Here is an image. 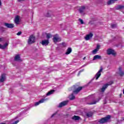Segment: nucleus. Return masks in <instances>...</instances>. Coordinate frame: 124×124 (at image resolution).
Instances as JSON below:
<instances>
[{"mask_svg":"<svg viewBox=\"0 0 124 124\" xmlns=\"http://www.w3.org/2000/svg\"><path fill=\"white\" fill-rule=\"evenodd\" d=\"M103 70V68L102 67H101L100 70L98 71V72L95 75L94 77L91 79V80L88 83V84H91L93 80H94V78H95L96 80H98V78L101 76V72H102V71Z\"/></svg>","mask_w":124,"mask_h":124,"instance_id":"obj_1","label":"nucleus"},{"mask_svg":"<svg viewBox=\"0 0 124 124\" xmlns=\"http://www.w3.org/2000/svg\"><path fill=\"white\" fill-rule=\"evenodd\" d=\"M111 119V116L110 115H108L107 116L102 118L101 119L99 120L98 123L99 124H105L106 123H108L109 121Z\"/></svg>","mask_w":124,"mask_h":124,"instance_id":"obj_2","label":"nucleus"},{"mask_svg":"<svg viewBox=\"0 0 124 124\" xmlns=\"http://www.w3.org/2000/svg\"><path fill=\"white\" fill-rule=\"evenodd\" d=\"M113 83V81H110L108 82V83L104 85L102 88H101V92H102V93H104V92H105V90H106V89L108 88V86H111V85H112Z\"/></svg>","mask_w":124,"mask_h":124,"instance_id":"obj_3","label":"nucleus"},{"mask_svg":"<svg viewBox=\"0 0 124 124\" xmlns=\"http://www.w3.org/2000/svg\"><path fill=\"white\" fill-rule=\"evenodd\" d=\"M68 100H66L60 103L59 105L58 106V108H62V107L66 106V105L68 104Z\"/></svg>","mask_w":124,"mask_h":124,"instance_id":"obj_4","label":"nucleus"},{"mask_svg":"<svg viewBox=\"0 0 124 124\" xmlns=\"http://www.w3.org/2000/svg\"><path fill=\"white\" fill-rule=\"evenodd\" d=\"M107 54L108 55H112V56H116V52H115V50L111 48H109L108 49Z\"/></svg>","mask_w":124,"mask_h":124,"instance_id":"obj_5","label":"nucleus"},{"mask_svg":"<svg viewBox=\"0 0 124 124\" xmlns=\"http://www.w3.org/2000/svg\"><path fill=\"white\" fill-rule=\"evenodd\" d=\"M86 9V7L84 6H82L79 8L78 9V11L81 15H85V10Z\"/></svg>","mask_w":124,"mask_h":124,"instance_id":"obj_6","label":"nucleus"},{"mask_svg":"<svg viewBox=\"0 0 124 124\" xmlns=\"http://www.w3.org/2000/svg\"><path fill=\"white\" fill-rule=\"evenodd\" d=\"M4 25L6 28H8V29H13L14 28V24H10L8 23H5L4 24Z\"/></svg>","mask_w":124,"mask_h":124,"instance_id":"obj_7","label":"nucleus"},{"mask_svg":"<svg viewBox=\"0 0 124 124\" xmlns=\"http://www.w3.org/2000/svg\"><path fill=\"white\" fill-rule=\"evenodd\" d=\"M6 79V77L5 74H2L0 77V83H3L5 79Z\"/></svg>","mask_w":124,"mask_h":124,"instance_id":"obj_8","label":"nucleus"},{"mask_svg":"<svg viewBox=\"0 0 124 124\" xmlns=\"http://www.w3.org/2000/svg\"><path fill=\"white\" fill-rule=\"evenodd\" d=\"M49 43V40H44L41 41V44L43 46H47Z\"/></svg>","mask_w":124,"mask_h":124,"instance_id":"obj_9","label":"nucleus"},{"mask_svg":"<svg viewBox=\"0 0 124 124\" xmlns=\"http://www.w3.org/2000/svg\"><path fill=\"white\" fill-rule=\"evenodd\" d=\"M93 36V34L92 33H90L89 34L87 35L85 37V40H90L92 37Z\"/></svg>","mask_w":124,"mask_h":124,"instance_id":"obj_10","label":"nucleus"},{"mask_svg":"<svg viewBox=\"0 0 124 124\" xmlns=\"http://www.w3.org/2000/svg\"><path fill=\"white\" fill-rule=\"evenodd\" d=\"M14 22L16 25H19L20 23V18L19 17V16H16L15 18Z\"/></svg>","mask_w":124,"mask_h":124,"instance_id":"obj_11","label":"nucleus"},{"mask_svg":"<svg viewBox=\"0 0 124 124\" xmlns=\"http://www.w3.org/2000/svg\"><path fill=\"white\" fill-rule=\"evenodd\" d=\"M100 99H101V98L99 97L96 100L93 101V102L89 103H88V104L89 105H92L93 104H96V103H97V102H99V100H100Z\"/></svg>","mask_w":124,"mask_h":124,"instance_id":"obj_12","label":"nucleus"},{"mask_svg":"<svg viewBox=\"0 0 124 124\" xmlns=\"http://www.w3.org/2000/svg\"><path fill=\"white\" fill-rule=\"evenodd\" d=\"M82 89H83V87H77L76 89L73 91V93L77 94V93H78L80 91L82 90Z\"/></svg>","mask_w":124,"mask_h":124,"instance_id":"obj_13","label":"nucleus"},{"mask_svg":"<svg viewBox=\"0 0 124 124\" xmlns=\"http://www.w3.org/2000/svg\"><path fill=\"white\" fill-rule=\"evenodd\" d=\"M14 61L16 62H21V57H20V55L17 54L16 55L14 58Z\"/></svg>","mask_w":124,"mask_h":124,"instance_id":"obj_14","label":"nucleus"},{"mask_svg":"<svg viewBox=\"0 0 124 124\" xmlns=\"http://www.w3.org/2000/svg\"><path fill=\"white\" fill-rule=\"evenodd\" d=\"M96 60H102V57L99 55H95L93 58V61H95Z\"/></svg>","mask_w":124,"mask_h":124,"instance_id":"obj_15","label":"nucleus"},{"mask_svg":"<svg viewBox=\"0 0 124 124\" xmlns=\"http://www.w3.org/2000/svg\"><path fill=\"white\" fill-rule=\"evenodd\" d=\"M45 101V99H42L38 102L35 103L34 105L35 106H37V105H39L40 103H43V102H44Z\"/></svg>","mask_w":124,"mask_h":124,"instance_id":"obj_16","label":"nucleus"},{"mask_svg":"<svg viewBox=\"0 0 124 124\" xmlns=\"http://www.w3.org/2000/svg\"><path fill=\"white\" fill-rule=\"evenodd\" d=\"M119 74L120 76H121V77L124 76V72L123 70H122V67H119Z\"/></svg>","mask_w":124,"mask_h":124,"instance_id":"obj_17","label":"nucleus"},{"mask_svg":"<svg viewBox=\"0 0 124 124\" xmlns=\"http://www.w3.org/2000/svg\"><path fill=\"white\" fill-rule=\"evenodd\" d=\"M7 46H8V44L7 43H6L4 45H1V44H0V49H5V48H6V47H7Z\"/></svg>","mask_w":124,"mask_h":124,"instance_id":"obj_18","label":"nucleus"},{"mask_svg":"<svg viewBox=\"0 0 124 124\" xmlns=\"http://www.w3.org/2000/svg\"><path fill=\"white\" fill-rule=\"evenodd\" d=\"M46 35L47 39L46 40H49V39H50V38L53 36L50 33H46Z\"/></svg>","mask_w":124,"mask_h":124,"instance_id":"obj_19","label":"nucleus"},{"mask_svg":"<svg viewBox=\"0 0 124 124\" xmlns=\"http://www.w3.org/2000/svg\"><path fill=\"white\" fill-rule=\"evenodd\" d=\"M72 52V49L71 47H68L67 49V51L65 53V55H69L70 53Z\"/></svg>","mask_w":124,"mask_h":124,"instance_id":"obj_20","label":"nucleus"},{"mask_svg":"<svg viewBox=\"0 0 124 124\" xmlns=\"http://www.w3.org/2000/svg\"><path fill=\"white\" fill-rule=\"evenodd\" d=\"M36 41V38L35 36L33 35H31V44L35 43V42Z\"/></svg>","mask_w":124,"mask_h":124,"instance_id":"obj_21","label":"nucleus"},{"mask_svg":"<svg viewBox=\"0 0 124 124\" xmlns=\"http://www.w3.org/2000/svg\"><path fill=\"white\" fill-rule=\"evenodd\" d=\"M118 0H109L108 1V5H110L111 4H113V3H115V1H117Z\"/></svg>","mask_w":124,"mask_h":124,"instance_id":"obj_22","label":"nucleus"},{"mask_svg":"<svg viewBox=\"0 0 124 124\" xmlns=\"http://www.w3.org/2000/svg\"><path fill=\"white\" fill-rule=\"evenodd\" d=\"M53 42H55V43L58 42V41H61V39L59 37H54L53 38Z\"/></svg>","mask_w":124,"mask_h":124,"instance_id":"obj_23","label":"nucleus"},{"mask_svg":"<svg viewBox=\"0 0 124 124\" xmlns=\"http://www.w3.org/2000/svg\"><path fill=\"white\" fill-rule=\"evenodd\" d=\"M124 9V5H119L116 7V10H120L121 9Z\"/></svg>","mask_w":124,"mask_h":124,"instance_id":"obj_24","label":"nucleus"},{"mask_svg":"<svg viewBox=\"0 0 124 124\" xmlns=\"http://www.w3.org/2000/svg\"><path fill=\"white\" fill-rule=\"evenodd\" d=\"M72 119L74 120L75 121H79V120H80V117L78 116L74 115L72 117Z\"/></svg>","mask_w":124,"mask_h":124,"instance_id":"obj_25","label":"nucleus"},{"mask_svg":"<svg viewBox=\"0 0 124 124\" xmlns=\"http://www.w3.org/2000/svg\"><path fill=\"white\" fill-rule=\"evenodd\" d=\"M86 115L87 116V117H88V118H91V117L93 116V112H87L86 113Z\"/></svg>","mask_w":124,"mask_h":124,"instance_id":"obj_26","label":"nucleus"},{"mask_svg":"<svg viewBox=\"0 0 124 124\" xmlns=\"http://www.w3.org/2000/svg\"><path fill=\"white\" fill-rule=\"evenodd\" d=\"M70 100H73L75 99V96H74L73 93H72L71 95L69 96Z\"/></svg>","mask_w":124,"mask_h":124,"instance_id":"obj_27","label":"nucleus"},{"mask_svg":"<svg viewBox=\"0 0 124 124\" xmlns=\"http://www.w3.org/2000/svg\"><path fill=\"white\" fill-rule=\"evenodd\" d=\"M55 92V90H51L50 91L48 92L47 93H46V95H50L51 94H53V93H54Z\"/></svg>","mask_w":124,"mask_h":124,"instance_id":"obj_28","label":"nucleus"},{"mask_svg":"<svg viewBox=\"0 0 124 124\" xmlns=\"http://www.w3.org/2000/svg\"><path fill=\"white\" fill-rule=\"evenodd\" d=\"M28 44L31 45V35H30L28 40Z\"/></svg>","mask_w":124,"mask_h":124,"instance_id":"obj_29","label":"nucleus"},{"mask_svg":"<svg viewBox=\"0 0 124 124\" xmlns=\"http://www.w3.org/2000/svg\"><path fill=\"white\" fill-rule=\"evenodd\" d=\"M98 51V50L97 49L95 48V49L93 50L92 54H93V55H95V54H96L97 53Z\"/></svg>","mask_w":124,"mask_h":124,"instance_id":"obj_30","label":"nucleus"},{"mask_svg":"<svg viewBox=\"0 0 124 124\" xmlns=\"http://www.w3.org/2000/svg\"><path fill=\"white\" fill-rule=\"evenodd\" d=\"M111 27L112 29H115V28H117V24H111Z\"/></svg>","mask_w":124,"mask_h":124,"instance_id":"obj_31","label":"nucleus"},{"mask_svg":"<svg viewBox=\"0 0 124 124\" xmlns=\"http://www.w3.org/2000/svg\"><path fill=\"white\" fill-rule=\"evenodd\" d=\"M78 21H80V23L81 24V25H83V24H84V21H83V19L79 18L78 19Z\"/></svg>","mask_w":124,"mask_h":124,"instance_id":"obj_32","label":"nucleus"},{"mask_svg":"<svg viewBox=\"0 0 124 124\" xmlns=\"http://www.w3.org/2000/svg\"><path fill=\"white\" fill-rule=\"evenodd\" d=\"M61 44L63 46V47H66L67 45L64 42H62Z\"/></svg>","mask_w":124,"mask_h":124,"instance_id":"obj_33","label":"nucleus"},{"mask_svg":"<svg viewBox=\"0 0 124 124\" xmlns=\"http://www.w3.org/2000/svg\"><path fill=\"white\" fill-rule=\"evenodd\" d=\"M89 25H93V21H90L89 22Z\"/></svg>","mask_w":124,"mask_h":124,"instance_id":"obj_34","label":"nucleus"},{"mask_svg":"<svg viewBox=\"0 0 124 124\" xmlns=\"http://www.w3.org/2000/svg\"><path fill=\"white\" fill-rule=\"evenodd\" d=\"M21 34H22V31H19L18 32H17L16 33V35H21Z\"/></svg>","mask_w":124,"mask_h":124,"instance_id":"obj_35","label":"nucleus"},{"mask_svg":"<svg viewBox=\"0 0 124 124\" xmlns=\"http://www.w3.org/2000/svg\"><path fill=\"white\" fill-rule=\"evenodd\" d=\"M100 48V46L97 45V46H96V49H97V50H98H98H99Z\"/></svg>","mask_w":124,"mask_h":124,"instance_id":"obj_36","label":"nucleus"},{"mask_svg":"<svg viewBox=\"0 0 124 124\" xmlns=\"http://www.w3.org/2000/svg\"><path fill=\"white\" fill-rule=\"evenodd\" d=\"M18 119V116H16V117H15L14 119L11 120V122H13V121H14V120H16V119Z\"/></svg>","mask_w":124,"mask_h":124,"instance_id":"obj_37","label":"nucleus"},{"mask_svg":"<svg viewBox=\"0 0 124 124\" xmlns=\"http://www.w3.org/2000/svg\"><path fill=\"white\" fill-rule=\"evenodd\" d=\"M18 123H19V120H17L16 121H15L12 124H18Z\"/></svg>","mask_w":124,"mask_h":124,"instance_id":"obj_38","label":"nucleus"},{"mask_svg":"<svg viewBox=\"0 0 124 124\" xmlns=\"http://www.w3.org/2000/svg\"><path fill=\"white\" fill-rule=\"evenodd\" d=\"M25 0H17V1L18 2H21V1H24Z\"/></svg>","mask_w":124,"mask_h":124,"instance_id":"obj_39","label":"nucleus"},{"mask_svg":"<svg viewBox=\"0 0 124 124\" xmlns=\"http://www.w3.org/2000/svg\"><path fill=\"white\" fill-rule=\"evenodd\" d=\"M2 41H3V38H0V42H2Z\"/></svg>","mask_w":124,"mask_h":124,"instance_id":"obj_40","label":"nucleus"},{"mask_svg":"<svg viewBox=\"0 0 124 124\" xmlns=\"http://www.w3.org/2000/svg\"><path fill=\"white\" fill-rule=\"evenodd\" d=\"M106 103H107V102L106 101V99H105L104 100V104H106Z\"/></svg>","mask_w":124,"mask_h":124,"instance_id":"obj_41","label":"nucleus"},{"mask_svg":"<svg viewBox=\"0 0 124 124\" xmlns=\"http://www.w3.org/2000/svg\"><path fill=\"white\" fill-rule=\"evenodd\" d=\"M57 114V113H54L53 114H52V115H51V118H53V117H54V116H55V115Z\"/></svg>","mask_w":124,"mask_h":124,"instance_id":"obj_42","label":"nucleus"},{"mask_svg":"<svg viewBox=\"0 0 124 124\" xmlns=\"http://www.w3.org/2000/svg\"><path fill=\"white\" fill-rule=\"evenodd\" d=\"M81 71H79L78 74V76H79V75H80V73H81Z\"/></svg>","mask_w":124,"mask_h":124,"instance_id":"obj_43","label":"nucleus"},{"mask_svg":"<svg viewBox=\"0 0 124 124\" xmlns=\"http://www.w3.org/2000/svg\"><path fill=\"white\" fill-rule=\"evenodd\" d=\"M1 5V1L0 0V6Z\"/></svg>","mask_w":124,"mask_h":124,"instance_id":"obj_44","label":"nucleus"},{"mask_svg":"<svg viewBox=\"0 0 124 124\" xmlns=\"http://www.w3.org/2000/svg\"><path fill=\"white\" fill-rule=\"evenodd\" d=\"M81 72H82V71H84V69L80 70Z\"/></svg>","mask_w":124,"mask_h":124,"instance_id":"obj_45","label":"nucleus"},{"mask_svg":"<svg viewBox=\"0 0 124 124\" xmlns=\"http://www.w3.org/2000/svg\"><path fill=\"white\" fill-rule=\"evenodd\" d=\"M86 59V57L83 58V60H85Z\"/></svg>","mask_w":124,"mask_h":124,"instance_id":"obj_46","label":"nucleus"},{"mask_svg":"<svg viewBox=\"0 0 124 124\" xmlns=\"http://www.w3.org/2000/svg\"><path fill=\"white\" fill-rule=\"evenodd\" d=\"M84 66H86V65H84L82 66V67H84Z\"/></svg>","mask_w":124,"mask_h":124,"instance_id":"obj_47","label":"nucleus"},{"mask_svg":"<svg viewBox=\"0 0 124 124\" xmlns=\"http://www.w3.org/2000/svg\"><path fill=\"white\" fill-rule=\"evenodd\" d=\"M0 124H5V123H0Z\"/></svg>","mask_w":124,"mask_h":124,"instance_id":"obj_48","label":"nucleus"},{"mask_svg":"<svg viewBox=\"0 0 124 124\" xmlns=\"http://www.w3.org/2000/svg\"><path fill=\"white\" fill-rule=\"evenodd\" d=\"M55 35L56 36H58V34H56Z\"/></svg>","mask_w":124,"mask_h":124,"instance_id":"obj_49","label":"nucleus"},{"mask_svg":"<svg viewBox=\"0 0 124 124\" xmlns=\"http://www.w3.org/2000/svg\"><path fill=\"white\" fill-rule=\"evenodd\" d=\"M75 87H76V86H75V85H74V88H75Z\"/></svg>","mask_w":124,"mask_h":124,"instance_id":"obj_50","label":"nucleus"},{"mask_svg":"<svg viewBox=\"0 0 124 124\" xmlns=\"http://www.w3.org/2000/svg\"><path fill=\"white\" fill-rule=\"evenodd\" d=\"M50 16H48V17H49Z\"/></svg>","mask_w":124,"mask_h":124,"instance_id":"obj_51","label":"nucleus"}]
</instances>
